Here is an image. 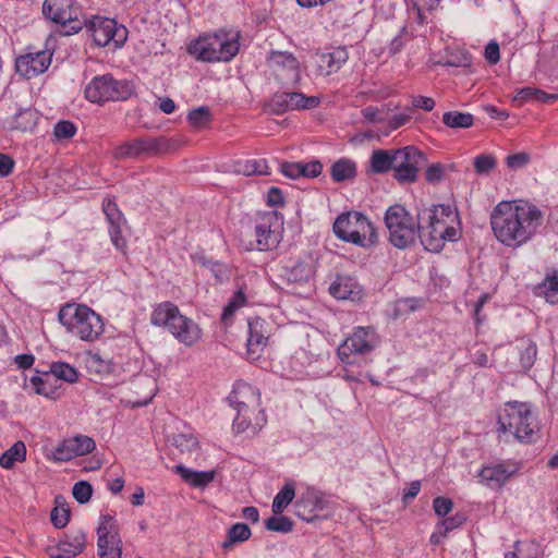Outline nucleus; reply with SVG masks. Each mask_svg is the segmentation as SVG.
<instances>
[{
	"label": "nucleus",
	"mask_w": 558,
	"mask_h": 558,
	"mask_svg": "<svg viewBox=\"0 0 558 558\" xmlns=\"http://www.w3.org/2000/svg\"><path fill=\"white\" fill-rule=\"evenodd\" d=\"M170 440L181 452H191L198 446L197 438L190 430L173 434Z\"/></svg>",
	"instance_id": "obj_43"
},
{
	"label": "nucleus",
	"mask_w": 558,
	"mask_h": 558,
	"mask_svg": "<svg viewBox=\"0 0 558 558\" xmlns=\"http://www.w3.org/2000/svg\"><path fill=\"white\" fill-rule=\"evenodd\" d=\"M517 349L520 355V364L524 371H529L535 363L537 347L530 338H521Z\"/></svg>",
	"instance_id": "obj_34"
},
{
	"label": "nucleus",
	"mask_w": 558,
	"mask_h": 558,
	"mask_svg": "<svg viewBox=\"0 0 558 558\" xmlns=\"http://www.w3.org/2000/svg\"><path fill=\"white\" fill-rule=\"evenodd\" d=\"M485 58L490 64H496L500 59L499 46L496 41H490L485 47Z\"/></svg>",
	"instance_id": "obj_60"
},
{
	"label": "nucleus",
	"mask_w": 558,
	"mask_h": 558,
	"mask_svg": "<svg viewBox=\"0 0 558 558\" xmlns=\"http://www.w3.org/2000/svg\"><path fill=\"white\" fill-rule=\"evenodd\" d=\"M420 219L427 222L420 225V240L427 251L437 253L447 241L458 240L459 232L454 227L458 214L450 205H437L424 210Z\"/></svg>",
	"instance_id": "obj_3"
},
{
	"label": "nucleus",
	"mask_w": 558,
	"mask_h": 558,
	"mask_svg": "<svg viewBox=\"0 0 558 558\" xmlns=\"http://www.w3.org/2000/svg\"><path fill=\"white\" fill-rule=\"evenodd\" d=\"M26 454L25 444L22 440H17L0 456V466L11 470L16 462H24Z\"/></svg>",
	"instance_id": "obj_33"
},
{
	"label": "nucleus",
	"mask_w": 558,
	"mask_h": 558,
	"mask_svg": "<svg viewBox=\"0 0 558 558\" xmlns=\"http://www.w3.org/2000/svg\"><path fill=\"white\" fill-rule=\"evenodd\" d=\"M539 547L534 542H517L514 550L507 553L505 558H538Z\"/></svg>",
	"instance_id": "obj_45"
},
{
	"label": "nucleus",
	"mask_w": 558,
	"mask_h": 558,
	"mask_svg": "<svg viewBox=\"0 0 558 558\" xmlns=\"http://www.w3.org/2000/svg\"><path fill=\"white\" fill-rule=\"evenodd\" d=\"M56 384L57 380L50 372H45L43 375H35L29 378V385L35 392L49 399H57L60 396Z\"/></svg>",
	"instance_id": "obj_30"
},
{
	"label": "nucleus",
	"mask_w": 558,
	"mask_h": 558,
	"mask_svg": "<svg viewBox=\"0 0 558 558\" xmlns=\"http://www.w3.org/2000/svg\"><path fill=\"white\" fill-rule=\"evenodd\" d=\"M442 122L450 129H469L474 123V117L468 112L447 111L442 114Z\"/></svg>",
	"instance_id": "obj_39"
},
{
	"label": "nucleus",
	"mask_w": 558,
	"mask_h": 558,
	"mask_svg": "<svg viewBox=\"0 0 558 558\" xmlns=\"http://www.w3.org/2000/svg\"><path fill=\"white\" fill-rule=\"evenodd\" d=\"M396 149H375L369 158V171L375 174L393 170Z\"/></svg>",
	"instance_id": "obj_31"
},
{
	"label": "nucleus",
	"mask_w": 558,
	"mask_h": 558,
	"mask_svg": "<svg viewBox=\"0 0 558 558\" xmlns=\"http://www.w3.org/2000/svg\"><path fill=\"white\" fill-rule=\"evenodd\" d=\"M267 62L272 75L282 86H295L300 82V63L291 52L272 51Z\"/></svg>",
	"instance_id": "obj_16"
},
{
	"label": "nucleus",
	"mask_w": 558,
	"mask_h": 558,
	"mask_svg": "<svg viewBox=\"0 0 558 558\" xmlns=\"http://www.w3.org/2000/svg\"><path fill=\"white\" fill-rule=\"evenodd\" d=\"M229 401L238 411L233 421V429L236 433L254 436L266 425L267 417L260 409V392L254 386L236 383L229 396Z\"/></svg>",
	"instance_id": "obj_4"
},
{
	"label": "nucleus",
	"mask_w": 558,
	"mask_h": 558,
	"mask_svg": "<svg viewBox=\"0 0 558 558\" xmlns=\"http://www.w3.org/2000/svg\"><path fill=\"white\" fill-rule=\"evenodd\" d=\"M424 154L415 146H405L395 150L393 178L399 183H413L417 180L421 166L425 163Z\"/></svg>",
	"instance_id": "obj_14"
},
{
	"label": "nucleus",
	"mask_w": 558,
	"mask_h": 558,
	"mask_svg": "<svg viewBox=\"0 0 558 558\" xmlns=\"http://www.w3.org/2000/svg\"><path fill=\"white\" fill-rule=\"evenodd\" d=\"M51 59L52 53L49 50L28 52L16 59L15 68L21 75L32 78L47 71Z\"/></svg>",
	"instance_id": "obj_23"
},
{
	"label": "nucleus",
	"mask_w": 558,
	"mask_h": 558,
	"mask_svg": "<svg viewBox=\"0 0 558 558\" xmlns=\"http://www.w3.org/2000/svg\"><path fill=\"white\" fill-rule=\"evenodd\" d=\"M246 304V296L244 293V289L240 288L229 300L228 304L225 306L221 315V320L223 324L228 325L232 322L234 313Z\"/></svg>",
	"instance_id": "obj_41"
},
{
	"label": "nucleus",
	"mask_w": 558,
	"mask_h": 558,
	"mask_svg": "<svg viewBox=\"0 0 558 558\" xmlns=\"http://www.w3.org/2000/svg\"><path fill=\"white\" fill-rule=\"evenodd\" d=\"M446 172L445 165L436 162L427 167L425 178L429 183H438L444 179Z\"/></svg>",
	"instance_id": "obj_55"
},
{
	"label": "nucleus",
	"mask_w": 558,
	"mask_h": 558,
	"mask_svg": "<svg viewBox=\"0 0 558 558\" xmlns=\"http://www.w3.org/2000/svg\"><path fill=\"white\" fill-rule=\"evenodd\" d=\"M205 267L211 270V272L215 275V277L222 281L227 278V271L222 264L219 262H213V260H206L203 263Z\"/></svg>",
	"instance_id": "obj_61"
},
{
	"label": "nucleus",
	"mask_w": 558,
	"mask_h": 558,
	"mask_svg": "<svg viewBox=\"0 0 558 558\" xmlns=\"http://www.w3.org/2000/svg\"><path fill=\"white\" fill-rule=\"evenodd\" d=\"M411 104L413 108L422 109L428 112L432 111L436 105L435 100L427 96H413Z\"/></svg>",
	"instance_id": "obj_58"
},
{
	"label": "nucleus",
	"mask_w": 558,
	"mask_h": 558,
	"mask_svg": "<svg viewBox=\"0 0 558 558\" xmlns=\"http://www.w3.org/2000/svg\"><path fill=\"white\" fill-rule=\"evenodd\" d=\"M330 175L335 182L352 180L356 175V166L352 160L341 158L331 166Z\"/></svg>",
	"instance_id": "obj_36"
},
{
	"label": "nucleus",
	"mask_w": 558,
	"mask_h": 558,
	"mask_svg": "<svg viewBox=\"0 0 558 558\" xmlns=\"http://www.w3.org/2000/svg\"><path fill=\"white\" fill-rule=\"evenodd\" d=\"M537 294L544 296L550 304H558V269L546 276L537 287Z\"/></svg>",
	"instance_id": "obj_35"
},
{
	"label": "nucleus",
	"mask_w": 558,
	"mask_h": 558,
	"mask_svg": "<svg viewBox=\"0 0 558 558\" xmlns=\"http://www.w3.org/2000/svg\"><path fill=\"white\" fill-rule=\"evenodd\" d=\"M329 507L325 495L314 487H307L294 502L295 514L307 522L317 518V512Z\"/></svg>",
	"instance_id": "obj_21"
},
{
	"label": "nucleus",
	"mask_w": 558,
	"mask_h": 558,
	"mask_svg": "<svg viewBox=\"0 0 558 558\" xmlns=\"http://www.w3.org/2000/svg\"><path fill=\"white\" fill-rule=\"evenodd\" d=\"M333 232L338 239L362 247L374 246L378 241L373 223L357 211L338 216L333 223Z\"/></svg>",
	"instance_id": "obj_9"
},
{
	"label": "nucleus",
	"mask_w": 558,
	"mask_h": 558,
	"mask_svg": "<svg viewBox=\"0 0 558 558\" xmlns=\"http://www.w3.org/2000/svg\"><path fill=\"white\" fill-rule=\"evenodd\" d=\"M177 473L191 486L196 488H204L214 481L215 473L213 471L201 472L193 471L183 465L175 468Z\"/></svg>",
	"instance_id": "obj_32"
},
{
	"label": "nucleus",
	"mask_w": 558,
	"mask_h": 558,
	"mask_svg": "<svg viewBox=\"0 0 558 558\" xmlns=\"http://www.w3.org/2000/svg\"><path fill=\"white\" fill-rule=\"evenodd\" d=\"M385 225L388 230V240L399 250L412 246L420 238V223L401 205L390 206L385 215Z\"/></svg>",
	"instance_id": "obj_8"
},
{
	"label": "nucleus",
	"mask_w": 558,
	"mask_h": 558,
	"mask_svg": "<svg viewBox=\"0 0 558 558\" xmlns=\"http://www.w3.org/2000/svg\"><path fill=\"white\" fill-rule=\"evenodd\" d=\"M379 344V338L373 327H355L338 347V356L344 364L353 365L369 354Z\"/></svg>",
	"instance_id": "obj_10"
},
{
	"label": "nucleus",
	"mask_w": 558,
	"mask_h": 558,
	"mask_svg": "<svg viewBox=\"0 0 558 558\" xmlns=\"http://www.w3.org/2000/svg\"><path fill=\"white\" fill-rule=\"evenodd\" d=\"M235 172L244 175H265L269 173L268 165L265 159L239 161L235 166Z\"/></svg>",
	"instance_id": "obj_40"
},
{
	"label": "nucleus",
	"mask_w": 558,
	"mask_h": 558,
	"mask_svg": "<svg viewBox=\"0 0 558 558\" xmlns=\"http://www.w3.org/2000/svg\"><path fill=\"white\" fill-rule=\"evenodd\" d=\"M265 325L266 322L262 318H255L248 322V353L257 354L267 345L268 336L266 335Z\"/></svg>",
	"instance_id": "obj_29"
},
{
	"label": "nucleus",
	"mask_w": 558,
	"mask_h": 558,
	"mask_svg": "<svg viewBox=\"0 0 558 558\" xmlns=\"http://www.w3.org/2000/svg\"><path fill=\"white\" fill-rule=\"evenodd\" d=\"M531 160V156L527 153H518L509 155L506 158V165L511 170H518L524 168Z\"/></svg>",
	"instance_id": "obj_54"
},
{
	"label": "nucleus",
	"mask_w": 558,
	"mask_h": 558,
	"mask_svg": "<svg viewBox=\"0 0 558 558\" xmlns=\"http://www.w3.org/2000/svg\"><path fill=\"white\" fill-rule=\"evenodd\" d=\"M56 380H64L69 384H74L78 379L77 371L65 362H53L49 371Z\"/></svg>",
	"instance_id": "obj_42"
},
{
	"label": "nucleus",
	"mask_w": 558,
	"mask_h": 558,
	"mask_svg": "<svg viewBox=\"0 0 558 558\" xmlns=\"http://www.w3.org/2000/svg\"><path fill=\"white\" fill-rule=\"evenodd\" d=\"M329 292L338 300L359 301L363 290L357 281L350 276L339 275L329 287Z\"/></svg>",
	"instance_id": "obj_26"
},
{
	"label": "nucleus",
	"mask_w": 558,
	"mask_h": 558,
	"mask_svg": "<svg viewBox=\"0 0 558 558\" xmlns=\"http://www.w3.org/2000/svg\"><path fill=\"white\" fill-rule=\"evenodd\" d=\"M123 543L113 517L101 515L97 527V555L99 558H122Z\"/></svg>",
	"instance_id": "obj_15"
},
{
	"label": "nucleus",
	"mask_w": 558,
	"mask_h": 558,
	"mask_svg": "<svg viewBox=\"0 0 558 558\" xmlns=\"http://www.w3.org/2000/svg\"><path fill=\"white\" fill-rule=\"evenodd\" d=\"M465 521V517L463 514H456L449 517L437 524V530H439L441 536H446L448 532L459 527Z\"/></svg>",
	"instance_id": "obj_51"
},
{
	"label": "nucleus",
	"mask_w": 558,
	"mask_h": 558,
	"mask_svg": "<svg viewBox=\"0 0 558 558\" xmlns=\"http://www.w3.org/2000/svg\"><path fill=\"white\" fill-rule=\"evenodd\" d=\"M252 535L251 529L244 523L232 524L227 533V539L222 542L221 547L229 550L233 544L247 541Z\"/></svg>",
	"instance_id": "obj_37"
},
{
	"label": "nucleus",
	"mask_w": 558,
	"mask_h": 558,
	"mask_svg": "<svg viewBox=\"0 0 558 558\" xmlns=\"http://www.w3.org/2000/svg\"><path fill=\"white\" fill-rule=\"evenodd\" d=\"M50 519H51L52 524L57 529H62L69 522L70 510L68 508H64V507H61V508L56 507V508L52 509V511L50 513Z\"/></svg>",
	"instance_id": "obj_53"
},
{
	"label": "nucleus",
	"mask_w": 558,
	"mask_h": 558,
	"mask_svg": "<svg viewBox=\"0 0 558 558\" xmlns=\"http://www.w3.org/2000/svg\"><path fill=\"white\" fill-rule=\"evenodd\" d=\"M295 488L293 482H287L272 500V512L280 514L294 499Z\"/></svg>",
	"instance_id": "obj_38"
},
{
	"label": "nucleus",
	"mask_w": 558,
	"mask_h": 558,
	"mask_svg": "<svg viewBox=\"0 0 558 558\" xmlns=\"http://www.w3.org/2000/svg\"><path fill=\"white\" fill-rule=\"evenodd\" d=\"M13 167V159L5 154H0V177H8L12 172Z\"/></svg>",
	"instance_id": "obj_63"
},
{
	"label": "nucleus",
	"mask_w": 558,
	"mask_h": 558,
	"mask_svg": "<svg viewBox=\"0 0 558 558\" xmlns=\"http://www.w3.org/2000/svg\"><path fill=\"white\" fill-rule=\"evenodd\" d=\"M282 217L277 211L257 215L254 225L255 241L248 250L268 251L276 247L281 240Z\"/></svg>",
	"instance_id": "obj_12"
},
{
	"label": "nucleus",
	"mask_w": 558,
	"mask_h": 558,
	"mask_svg": "<svg viewBox=\"0 0 558 558\" xmlns=\"http://www.w3.org/2000/svg\"><path fill=\"white\" fill-rule=\"evenodd\" d=\"M89 367L99 374H111L114 371V364L111 360H106L101 357L99 354L90 355Z\"/></svg>",
	"instance_id": "obj_50"
},
{
	"label": "nucleus",
	"mask_w": 558,
	"mask_h": 558,
	"mask_svg": "<svg viewBox=\"0 0 558 558\" xmlns=\"http://www.w3.org/2000/svg\"><path fill=\"white\" fill-rule=\"evenodd\" d=\"M284 203L282 192L279 187L272 186L267 192V204L270 206H281Z\"/></svg>",
	"instance_id": "obj_62"
},
{
	"label": "nucleus",
	"mask_w": 558,
	"mask_h": 558,
	"mask_svg": "<svg viewBox=\"0 0 558 558\" xmlns=\"http://www.w3.org/2000/svg\"><path fill=\"white\" fill-rule=\"evenodd\" d=\"M349 59L345 47H337L330 52L322 53L318 58V71L322 75H331L338 72Z\"/></svg>",
	"instance_id": "obj_27"
},
{
	"label": "nucleus",
	"mask_w": 558,
	"mask_h": 558,
	"mask_svg": "<svg viewBox=\"0 0 558 558\" xmlns=\"http://www.w3.org/2000/svg\"><path fill=\"white\" fill-rule=\"evenodd\" d=\"M85 97L90 102L125 100L133 94V85L128 81H118L112 74L95 76L85 87Z\"/></svg>",
	"instance_id": "obj_11"
},
{
	"label": "nucleus",
	"mask_w": 558,
	"mask_h": 558,
	"mask_svg": "<svg viewBox=\"0 0 558 558\" xmlns=\"http://www.w3.org/2000/svg\"><path fill=\"white\" fill-rule=\"evenodd\" d=\"M519 470L514 462L486 465L478 472L480 482L489 488H501Z\"/></svg>",
	"instance_id": "obj_22"
},
{
	"label": "nucleus",
	"mask_w": 558,
	"mask_h": 558,
	"mask_svg": "<svg viewBox=\"0 0 558 558\" xmlns=\"http://www.w3.org/2000/svg\"><path fill=\"white\" fill-rule=\"evenodd\" d=\"M83 22L92 33L95 44L99 47H106L110 41L119 45L125 40L126 29L118 27L114 20L93 16L90 20Z\"/></svg>",
	"instance_id": "obj_19"
},
{
	"label": "nucleus",
	"mask_w": 558,
	"mask_h": 558,
	"mask_svg": "<svg viewBox=\"0 0 558 558\" xmlns=\"http://www.w3.org/2000/svg\"><path fill=\"white\" fill-rule=\"evenodd\" d=\"M319 98L316 96H305L302 93H277L269 102L271 112L281 114L290 110L313 109L319 105Z\"/></svg>",
	"instance_id": "obj_20"
},
{
	"label": "nucleus",
	"mask_w": 558,
	"mask_h": 558,
	"mask_svg": "<svg viewBox=\"0 0 558 558\" xmlns=\"http://www.w3.org/2000/svg\"><path fill=\"white\" fill-rule=\"evenodd\" d=\"M167 149V143L162 137L155 138L150 136L138 137L122 143L113 150L116 159L140 158L142 156H153Z\"/></svg>",
	"instance_id": "obj_17"
},
{
	"label": "nucleus",
	"mask_w": 558,
	"mask_h": 558,
	"mask_svg": "<svg viewBox=\"0 0 558 558\" xmlns=\"http://www.w3.org/2000/svg\"><path fill=\"white\" fill-rule=\"evenodd\" d=\"M265 527L268 531L289 533L293 530V522L288 517L275 515L265 521Z\"/></svg>",
	"instance_id": "obj_47"
},
{
	"label": "nucleus",
	"mask_w": 558,
	"mask_h": 558,
	"mask_svg": "<svg viewBox=\"0 0 558 558\" xmlns=\"http://www.w3.org/2000/svg\"><path fill=\"white\" fill-rule=\"evenodd\" d=\"M187 122L194 129L206 128L213 119L211 111L207 106H201L187 113Z\"/></svg>",
	"instance_id": "obj_44"
},
{
	"label": "nucleus",
	"mask_w": 558,
	"mask_h": 558,
	"mask_svg": "<svg viewBox=\"0 0 558 558\" xmlns=\"http://www.w3.org/2000/svg\"><path fill=\"white\" fill-rule=\"evenodd\" d=\"M102 211L109 222V235L114 247L121 252H125L126 241L122 236L121 227L125 222L122 211L117 204L107 198L102 202Z\"/></svg>",
	"instance_id": "obj_24"
},
{
	"label": "nucleus",
	"mask_w": 558,
	"mask_h": 558,
	"mask_svg": "<svg viewBox=\"0 0 558 558\" xmlns=\"http://www.w3.org/2000/svg\"><path fill=\"white\" fill-rule=\"evenodd\" d=\"M44 15L52 22L60 24L64 35L78 33L84 25L80 20L81 10L73 0H45Z\"/></svg>",
	"instance_id": "obj_13"
},
{
	"label": "nucleus",
	"mask_w": 558,
	"mask_h": 558,
	"mask_svg": "<svg viewBox=\"0 0 558 558\" xmlns=\"http://www.w3.org/2000/svg\"><path fill=\"white\" fill-rule=\"evenodd\" d=\"M76 126L71 121H59L53 129V134L59 140H69L74 136Z\"/></svg>",
	"instance_id": "obj_52"
},
{
	"label": "nucleus",
	"mask_w": 558,
	"mask_h": 558,
	"mask_svg": "<svg viewBox=\"0 0 558 558\" xmlns=\"http://www.w3.org/2000/svg\"><path fill=\"white\" fill-rule=\"evenodd\" d=\"M72 494L74 499L78 504H86L89 501L93 495V487L86 481L76 482L73 486Z\"/></svg>",
	"instance_id": "obj_49"
},
{
	"label": "nucleus",
	"mask_w": 558,
	"mask_h": 558,
	"mask_svg": "<svg viewBox=\"0 0 558 558\" xmlns=\"http://www.w3.org/2000/svg\"><path fill=\"white\" fill-rule=\"evenodd\" d=\"M86 546V536L78 531L68 534L57 545L49 546L47 551L51 558H72L80 555Z\"/></svg>",
	"instance_id": "obj_25"
},
{
	"label": "nucleus",
	"mask_w": 558,
	"mask_h": 558,
	"mask_svg": "<svg viewBox=\"0 0 558 558\" xmlns=\"http://www.w3.org/2000/svg\"><path fill=\"white\" fill-rule=\"evenodd\" d=\"M543 218V213L531 203L502 201L490 214V226L501 244L518 247L537 233Z\"/></svg>",
	"instance_id": "obj_1"
},
{
	"label": "nucleus",
	"mask_w": 558,
	"mask_h": 558,
	"mask_svg": "<svg viewBox=\"0 0 558 558\" xmlns=\"http://www.w3.org/2000/svg\"><path fill=\"white\" fill-rule=\"evenodd\" d=\"M314 276L311 258L295 260L282 267L281 277L290 283L307 282Z\"/></svg>",
	"instance_id": "obj_28"
},
{
	"label": "nucleus",
	"mask_w": 558,
	"mask_h": 558,
	"mask_svg": "<svg viewBox=\"0 0 558 558\" xmlns=\"http://www.w3.org/2000/svg\"><path fill=\"white\" fill-rule=\"evenodd\" d=\"M95 449L96 442L92 437L78 434L60 441L46 458L53 462H68L74 458L88 454Z\"/></svg>",
	"instance_id": "obj_18"
},
{
	"label": "nucleus",
	"mask_w": 558,
	"mask_h": 558,
	"mask_svg": "<svg viewBox=\"0 0 558 558\" xmlns=\"http://www.w3.org/2000/svg\"><path fill=\"white\" fill-rule=\"evenodd\" d=\"M473 166L477 175H488L497 167V159L492 154H481L474 158Z\"/></svg>",
	"instance_id": "obj_46"
},
{
	"label": "nucleus",
	"mask_w": 558,
	"mask_h": 558,
	"mask_svg": "<svg viewBox=\"0 0 558 558\" xmlns=\"http://www.w3.org/2000/svg\"><path fill=\"white\" fill-rule=\"evenodd\" d=\"M59 322L69 332L87 342L98 339L105 329L102 317L82 304H65L58 313Z\"/></svg>",
	"instance_id": "obj_6"
},
{
	"label": "nucleus",
	"mask_w": 558,
	"mask_h": 558,
	"mask_svg": "<svg viewBox=\"0 0 558 558\" xmlns=\"http://www.w3.org/2000/svg\"><path fill=\"white\" fill-rule=\"evenodd\" d=\"M236 36L218 32L199 36L191 46L190 52L205 62H228L239 52Z\"/></svg>",
	"instance_id": "obj_7"
},
{
	"label": "nucleus",
	"mask_w": 558,
	"mask_h": 558,
	"mask_svg": "<svg viewBox=\"0 0 558 558\" xmlns=\"http://www.w3.org/2000/svg\"><path fill=\"white\" fill-rule=\"evenodd\" d=\"M35 119V112L32 109H20L14 114L13 128L22 131H26L32 126Z\"/></svg>",
	"instance_id": "obj_48"
},
{
	"label": "nucleus",
	"mask_w": 558,
	"mask_h": 558,
	"mask_svg": "<svg viewBox=\"0 0 558 558\" xmlns=\"http://www.w3.org/2000/svg\"><path fill=\"white\" fill-rule=\"evenodd\" d=\"M302 175L304 178H316L322 173L323 165L317 161L301 162Z\"/></svg>",
	"instance_id": "obj_57"
},
{
	"label": "nucleus",
	"mask_w": 558,
	"mask_h": 558,
	"mask_svg": "<svg viewBox=\"0 0 558 558\" xmlns=\"http://www.w3.org/2000/svg\"><path fill=\"white\" fill-rule=\"evenodd\" d=\"M150 323L166 328L180 343L192 347L202 338V329L191 318L181 314L179 307L171 302L158 304L151 312Z\"/></svg>",
	"instance_id": "obj_5"
},
{
	"label": "nucleus",
	"mask_w": 558,
	"mask_h": 558,
	"mask_svg": "<svg viewBox=\"0 0 558 558\" xmlns=\"http://www.w3.org/2000/svg\"><path fill=\"white\" fill-rule=\"evenodd\" d=\"M411 117L405 113L392 116L388 121V126L391 131L397 130L410 121Z\"/></svg>",
	"instance_id": "obj_64"
},
{
	"label": "nucleus",
	"mask_w": 558,
	"mask_h": 558,
	"mask_svg": "<svg viewBox=\"0 0 558 558\" xmlns=\"http://www.w3.org/2000/svg\"><path fill=\"white\" fill-rule=\"evenodd\" d=\"M539 425L530 403L508 401L498 411L497 433L521 444H533L539 436Z\"/></svg>",
	"instance_id": "obj_2"
},
{
	"label": "nucleus",
	"mask_w": 558,
	"mask_h": 558,
	"mask_svg": "<svg viewBox=\"0 0 558 558\" xmlns=\"http://www.w3.org/2000/svg\"><path fill=\"white\" fill-rule=\"evenodd\" d=\"M453 508V502L447 497H436L433 500V509L439 517L447 515Z\"/></svg>",
	"instance_id": "obj_56"
},
{
	"label": "nucleus",
	"mask_w": 558,
	"mask_h": 558,
	"mask_svg": "<svg viewBox=\"0 0 558 558\" xmlns=\"http://www.w3.org/2000/svg\"><path fill=\"white\" fill-rule=\"evenodd\" d=\"M280 169L282 174L290 179H298L302 175L301 162H283Z\"/></svg>",
	"instance_id": "obj_59"
}]
</instances>
